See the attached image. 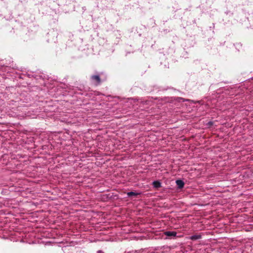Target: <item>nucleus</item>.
Segmentation results:
<instances>
[{
    "mask_svg": "<svg viewBox=\"0 0 253 253\" xmlns=\"http://www.w3.org/2000/svg\"><path fill=\"white\" fill-rule=\"evenodd\" d=\"M90 81L91 83L96 85H98L100 82L101 80L99 75H92L90 76Z\"/></svg>",
    "mask_w": 253,
    "mask_h": 253,
    "instance_id": "f257e3e1",
    "label": "nucleus"
},
{
    "mask_svg": "<svg viewBox=\"0 0 253 253\" xmlns=\"http://www.w3.org/2000/svg\"><path fill=\"white\" fill-rule=\"evenodd\" d=\"M164 234L168 237H175L177 233L175 231H168L165 232Z\"/></svg>",
    "mask_w": 253,
    "mask_h": 253,
    "instance_id": "f03ea898",
    "label": "nucleus"
},
{
    "mask_svg": "<svg viewBox=\"0 0 253 253\" xmlns=\"http://www.w3.org/2000/svg\"><path fill=\"white\" fill-rule=\"evenodd\" d=\"M175 183L177 186V187L179 189H181L184 187V183L181 180H176Z\"/></svg>",
    "mask_w": 253,
    "mask_h": 253,
    "instance_id": "7ed1b4c3",
    "label": "nucleus"
},
{
    "mask_svg": "<svg viewBox=\"0 0 253 253\" xmlns=\"http://www.w3.org/2000/svg\"><path fill=\"white\" fill-rule=\"evenodd\" d=\"M201 238H202V236L201 235L197 234V235H192V236L189 237V239L191 240L195 241V240H199V239H201Z\"/></svg>",
    "mask_w": 253,
    "mask_h": 253,
    "instance_id": "20e7f679",
    "label": "nucleus"
},
{
    "mask_svg": "<svg viewBox=\"0 0 253 253\" xmlns=\"http://www.w3.org/2000/svg\"><path fill=\"white\" fill-rule=\"evenodd\" d=\"M153 185L155 188H159L161 186V183L158 181H154L153 182Z\"/></svg>",
    "mask_w": 253,
    "mask_h": 253,
    "instance_id": "39448f33",
    "label": "nucleus"
},
{
    "mask_svg": "<svg viewBox=\"0 0 253 253\" xmlns=\"http://www.w3.org/2000/svg\"><path fill=\"white\" fill-rule=\"evenodd\" d=\"M139 194V193H137V192H132V191H131V192H128L127 193V195L128 197H131V196H137Z\"/></svg>",
    "mask_w": 253,
    "mask_h": 253,
    "instance_id": "423d86ee",
    "label": "nucleus"
},
{
    "mask_svg": "<svg viewBox=\"0 0 253 253\" xmlns=\"http://www.w3.org/2000/svg\"><path fill=\"white\" fill-rule=\"evenodd\" d=\"M97 253H104V252L101 250H99L97 252Z\"/></svg>",
    "mask_w": 253,
    "mask_h": 253,
    "instance_id": "0eeeda50",
    "label": "nucleus"
},
{
    "mask_svg": "<svg viewBox=\"0 0 253 253\" xmlns=\"http://www.w3.org/2000/svg\"><path fill=\"white\" fill-rule=\"evenodd\" d=\"M237 45L238 46H242L241 44H240L239 43L237 44Z\"/></svg>",
    "mask_w": 253,
    "mask_h": 253,
    "instance_id": "6e6552de",
    "label": "nucleus"
},
{
    "mask_svg": "<svg viewBox=\"0 0 253 253\" xmlns=\"http://www.w3.org/2000/svg\"><path fill=\"white\" fill-rule=\"evenodd\" d=\"M179 99H180V100H182V101H184V100H183V99L182 98H179Z\"/></svg>",
    "mask_w": 253,
    "mask_h": 253,
    "instance_id": "1a4fd4ad",
    "label": "nucleus"
},
{
    "mask_svg": "<svg viewBox=\"0 0 253 253\" xmlns=\"http://www.w3.org/2000/svg\"><path fill=\"white\" fill-rule=\"evenodd\" d=\"M134 253H138L137 251H135Z\"/></svg>",
    "mask_w": 253,
    "mask_h": 253,
    "instance_id": "9d476101",
    "label": "nucleus"
}]
</instances>
